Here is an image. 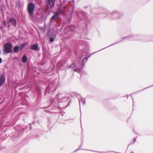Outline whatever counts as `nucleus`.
<instances>
[{
    "label": "nucleus",
    "instance_id": "9",
    "mask_svg": "<svg viewBox=\"0 0 153 153\" xmlns=\"http://www.w3.org/2000/svg\"><path fill=\"white\" fill-rule=\"evenodd\" d=\"M55 0H48V2L51 7H53L54 6Z\"/></svg>",
    "mask_w": 153,
    "mask_h": 153
},
{
    "label": "nucleus",
    "instance_id": "2",
    "mask_svg": "<svg viewBox=\"0 0 153 153\" xmlns=\"http://www.w3.org/2000/svg\"><path fill=\"white\" fill-rule=\"evenodd\" d=\"M13 45L10 43H6L4 45V52L6 53L13 52Z\"/></svg>",
    "mask_w": 153,
    "mask_h": 153
},
{
    "label": "nucleus",
    "instance_id": "5",
    "mask_svg": "<svg viewBox=\"0 0 153 153\" xmlns=\"http://www.w3.org/2000/svg\"><path fill=\"white\" fill-rule=\"evenodd\" d=\"M67 7V5L63 6L62 4H61L60 6L58 7V10L61 14L65 13V10Z\"/></svg>",
    "mask_w": 153,
    "mask_h": 153
},
{
    "label": "nucleus",
    "instance_id": "12",
    "mask_svg": "<svg viewBox=\"0 0 153 153\" xmlns=\"http://www.w3.org/2000/svg\"><path fill=\"white\" fill-rule=\"evenodd\" d=\"M19 49V47L18 46H16L14 47L13 51L15 53H17Z\"/></svg>",
    "mask_w": 153,
    "mask_h": 153
},
{
    "label": "nucleus",
    "instance_id": "24",
    "mask_svg": "<svg viewBox=\"0 0 153 153\" xmlns=\"http://www.w3.org/2000/svg\"><path fill=\"white\" fill-rule=\"evenodd\" d=\"M152 86H153V85H152Z\"/></svg>",
    "mask_w": 153,
    "mask_h": 153
},
{
    "label": "nucleus",
    "instance_id": "8",
    "mask_svg": "<svg viewBox=\"0 0 153 153\" xmlns=\"http://www.w3.org/2000/svg\"><path fill=\"white\" fill-rule=\"evenodd\" d=\"M30 49L34 51L39 50L38 44H34L32 45L30 47Z\"/></svg>",
    "mask_w": 153,
    "mask_h": 153
},
{
    "label": "nucleus",
    "instance_id": "23",
    "mask_svg": "<svg viewBox=\"0 0 153 153\" xmlns=\"http://www.w3.org/2000/svg\"><path fill=\"white\" fill-rule=\"evenodd\" d=\"M131 153H134L133 152H131Z\"/></svg>",
    "mask_w": 153,
    "mask_h": 153
},
{
    "label": "nucleus",
    "instance_id": "1",
    "mask_svg": "<svg viewBox=\"0 0 153 153\" xmlns=\"http://www.w3.org/2000/svg\"><path fill=\"white\" fill-rule=\"evenodd\" d=\"M35 7V5L34 3L32 2H30L28 4L27 7V11L30 16H33Z\"/></svg>",
    "mask_w": 153,
    "mask_h": 153
},
{
    "label": "nucleus",
    "instance_id": "14",
    "mask_svg": "<svg viewBox=\"0 0 153 153\" xmlns=\"http://www.w3.org/2000/svg\"><path fill=\"white\" fill-rule=\"evenodd\" d=\"M26 46V44L23 43L20 46V49H22L24 47H25Z\"/></svg>",
    "mask_w": 153,
    "mask_h": 153
},
{
    "label": "nucleus",
    "instance_id": "22",
    "mask_svg": "<svg viewBox=\"0 0 153 153\" xmlns=\"http://www.w3.org/2000/svg\"><path fill=\"white\" fill-rule=\"evenodd\" d=\"M76 150H75V151H74V152H76Z\"/></svg>",
    "mask_w": 153,
    "mask_h": 153
},
{
    "label": "nucleus",
    "instance_id": "21",
    "mask_svg": "<svg viewBox=\"0 0 153 153\" xmlns=\"http://www.w3.org/2000/svg\"><path fill=\"white\" fill-rule=\"evenodd\" d=\"M128 37H125V38H123V39H126V38H128Z\"/></svg>",
    "mask_w": 153,
    "mask_h": 153
},
{
    "label": "nucleus",
    "instance_id": "3",
    "mask_svg": "<svg viewBox=\"0 0 153 153\" xmlns=\"http://www.w3.org/2000/svg\"><path fill=\"white\" fill-rule=\"evenodd\" d=\"M81 66V64L79 63L78 65H75V64H73L70 66V67L71 68H75L74 71L77 73L80 72V69L79 68Z\"/></svg>",
    "mask_w": 153,
    "mask_h": 153
},
{
    "label": "nucleus",
    "instance_id": "15",
    "mask_svg": "<svg viewBox=\"0 0 153 153\" xmlns=\"http://www.w3.org/2000/svg\"><path fill=\"white\" fill-rule=\"evenodd\" d=\"M57 17L54 14L51 17V20L52 21L54 20L55 19H56Z\"/></svg>",
    "mask_w": 153,
    "mask_h": 153
},
{
    "label": "nucleus",
    "instance_id": "17",
    "mask_svg": "<svg viewBox=\"0 0 153 153\" xmlns=\"http://www.w3.org/2000/svg\"><path fill=\"white\" fill-rule=\"evenodd\" d=\"M88 59V58L85 57V58L83 60V62L84 61H85V62H86Z\"/></svg>",
    "mask_w": 153,
    "mask_h": 153
},
{
    "label": "nucleus",
    "instance_id": "13",
    "mask_svg": "<svg viewBox=\"0 0 153 153\" xmlns=\"http://www.w3.org/2000/svg\"><path fill=\"white\" fill-rule=\"evenodd\" d=\"M79 102H81L82 103L84 104L85 103V99L82 97H81L80 99L79 100Z\"/></svg>",
    "mask_w": 153,
    "mask_h": 153
},
{
    "label": "nucleus",
    "instance_id": "11",
    "mask_svg": "<svg viewBox=\"0 0 153 153\" xmlns=\"http://www.w3.org/2000/svg\"><path fill=\"white\" fill-rule=\"evenodd\" d=\"M27 61V57L25 55H24L22 57V61L23 63H25Z\"/></svg>",
    "mask_w": 153,
    "mask_h": 153
},
{
    "label": "nucleus",
    "instance_id": "6",
    "mask_svg": "<svg viewBox=\"0 0 153 153\" xmlns=\"http://www.w3.org/2000/svg\"><path fill=\"white\" fill-rule=\"evenodd\" d=\"M5 81V78L4 75L0 76V86H2Z\"/></svg>",
    "mask_w": 153,
    "mask_h": 153
},
{
    "label": "nucleus",
    "instance_id": "19",
    "mask_svg": "<svg viewBox=\"0 0 153 153\" xmlns=\"http://www.w3.org/2000/svg\"><path fill=\"white\" fill-rule=\"evenodd\" d=\"M54 41V38H51L50 39V41L51 42H53Z\"/></svg>",
    "mask_w": 153,
    "mask_h": 153
},
{
    "label": "nucleus",
    "instance_id": "10",
    "mask_svg": "<svg viewBox=\"0 0 153 153\" xmlns=\"http://www.w3.org/2000/svg\"><path fill=\"white\" fill-rule=\"evenodd\" d=\"M10 22L12 23L13 25L14 26H15L16 25V19L14 18L10 19Z\"/></svg>",
    "mask_w": 153,
    "mask_h": 153
},
{
    "label": "nucleus",
    "instance_id": "18",
    "mask_svg": "<svg viewBox=\"0 0 153 153\" xmlns=\"http://www.w3.org/2000/svg\"><path fill=\"white\" fill-rule=\"evenodd\" d=\"M110 152H115L114 151H108L106 152H102V153H109Z\"/></svg>",
    "mask_w": 153,
    "mask_h": 153
},
{
    "label": "nucleus",
    "instance_id": "7",
    "mask_svg": "<svg viewBox=\"0 0 153 153\" xmlns=\"http://www.w3.org/2000/svg\"><path fill=\"white\" fill-rule=\"evenodd\" d=\"M48 90H49L50 91L53 92L56 90L55 87L52 84H50L48 88L46 89V91H47Z\"/></svg>",
    "mask_w": 153,
    "mask_h": 153
},
{
    "label": "nucleus",
    "instance_id": "4",
    "mask_svg": "<svg viewBox=\"0 0 153 153\" xmlns=\"http://www.w3.org/2000/svg\"><path fill=\"white\" fill-rule=\"evenodd\" d=\"M112 16L115 19L120 18L122 16V14L117 11H114L112 13Z\"/></svg>",
    "mask_w": 153,
    "mask_h": 153
},
{
    "label": "nucleus",
    "instance_id": "16",
    "mask_svg": "<svg viewBox=\"0 0 153 153\" xmlns=\"http://www.w3.org/2000/svg\"><path fill=\"white\" fill-rule=\"evenodd\" d=\"M60 14H61V13L58 10V11L56 12V13L54 15H55L57 17H58Z\"/></svg>",
    "mask_w": 153,
    "mask_h": 153
},
{
    "label": "nucleus",
    "instance_id": "20",
    "mask_svg": "<svg viewBox=\"0 0 153 153\" xmlns=\"http://www.w3.org/2000/svg\"><path fill=\"white\" fill-rule=\"evenodd\" d=\"M2 59L1 58H0V64L2 62Z\"/></svg>",
    "mask_w": 153,
    "mask_h": 153
}]
</instances>
